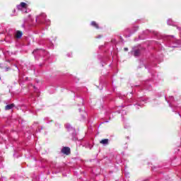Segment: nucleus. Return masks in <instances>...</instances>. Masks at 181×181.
Listing matches in <instances>:
<instances>
[{
	"label": "nucleus",
	"mask_w": 181,
	"mask_h": 181,
	"mask_svg": "<svg viewBox=\"0 0 181 181\" xmlns=\"http://www.w3.org/2000/svg\"><path fill=\"white\" fill-rule=\"evenodd\" d=\"M62 153H64V155L69 156L70 153H71V151L70 150L69 147H64L62 148L61 151Z\"/></svg>",
	"instance_id": "f257e3e1"
},
{
	"label": "nucleus",
	"mask_w": 181,
	"mask_h": 181,
	"mask_svg": "<svg viewBox=\"0 0 181 181\" xmlns=\"http://www.w3.org/2000/svg\"><path fill=\"white\" fill-rule=\"evenodd\" d=\"M18 9H21V8H23L24 9H26L28 8V4L25 2H21L20 5L17 6Z\"/></svg>",
	"instance_id": "f03ea898"
},
{
	"label": "nucleus",
	"mask_w": 181,
	"mask_h": 181,
	"mask_svg": "<svg viewBox=\"0 0 181 181\" xmlns=\"http://www.w3.org/2000/svg\"><path fill=\"white\" fill-rule=\"evenodd\" d=\"M23 35V33H22V31H21V30L16 31V39H21V37H22Z\"/></svg>",
	"instance_id": "7ed1b4c3"
},
{
	"label": "nucleus",
	"mask_w": 181,
	"mask_h": 181,
	"mask_svg": "<svg viewBox=\"0 0 181 181\" xmlns=\"http://www.w3.org/2000/svg\"><path fill=\"white\" fill-rule=\"evenodd\" d=\"M13 107H15V104L11 103L10 105H7L5 106V110L6 111H8L9 110H12V108H13Z\"/></svg>",
	"instance_id": "20e7f679"
},
{
	"label": "nucleus",
	"mask_w": 181,
	"mask_h": 181,
	"mask_svg": "<svg viewBox=\"0 0 181 181\" xmlns=\"http://www.w3.org/2000/svg\"><path fill=\"white\" fill-rule=\"evenodd\" d=\"M108 139H102L100 144H102V145H108Z\"/></svg>",
	"instance_id": "39448f33"
},
{
	"label": "nucleus",
	"mask_w": 181,
	"mask_h": 181,
	"mask_svg": "<svg viewBox=\"0 0 181 181\" xmlns=\"http://www.w3.org/2000/svg\"><path fill=\"white\" fill-rule=\"evenodd\" d=\"M139 54H141V50L136 49V50L134 51V56L135 57H138V56H139Z\"/></svg>",
	"instance_id": "423d86ee"
},
{
	"label": "nucleus",
	"mask_w": 181,
	"mask_h": 181,
	"mask_svg": "<svg viewBox=\"0 0 181 181\" xmlns=\"http://www.w3.org/2000/svg\"><path fill=\"white\" fill-rule=\"evenodd\" d=\"M91 26H93V28H95L96 29H99L98 24L95 21L91 22Z\"/></svg>",
	"instance_id": "0eeeda50"
},
{
	"label": "nucleus",
	"mask_w": 181,
	"mask_h": 181,
	"mask_svg": "<svg viewBox=\"0 0 181 181\" xmlns=\"http://www.w3.org/2000/svg\"><path fill=\"white\" fill-rule=\"evenodd\" d=\"M46 17H47V16L45 13H42V14L40 15L41 19H46Z\"/></svg>",
	"instance_id": "6e6552de"
},
{
	"label": "nucleus",
	"mask_w": 181,
	"mask_h": 181,
	"mask_svg": "<svg viewBox=\"0 0 181 181\" xmlns=\"http://www.w3.org/2000/svg\"><path fill=\"white\" fill-rule=\"evenodd\" d=\"M124 52H128V47H124Z\"/></svg>",
	"instance_id": "1a4fd4ad"
},
{
	"label": "nucleus",
	"mask_w": 181,
	"mask_h": 181,
	"mask_svg": "<svg viewBox=\"0 0 181 181\" xmlns=\"http://www.w3.org/2000/svg\"><path fill=\"white\" fill-rule=\"evenodd\" d=\"M9 70V68H6V71H8Z\"/></svg>",
	"instance_id": "9d476101"
},
{
	"label": "nucleus",
	"mask_w": 181,
	"mask_h": 181,
	"mask_svg": "<svg viewBox=\"0 0 181 181\" xmlns=\"http://www.w3.org/2000/svg\"><path fill=\"white\" fill-rule=\"evenodd\" d=\"M36 52V49L33 51V53H35Z\"/></svg>",
	"instance_id": "9b49d317"
},
{
	"label": "nucleus",
	"mask_w": 181,
	"mask_h": 181,
	"mask_svg": "<svg viewBox=\"0 0 181 181\" xmlns=\"http://www.w3.org/2000/svg\"><path fill=\"white\" fill-rule=\"evenodd\" d=\"M13 12H16V10H13Z\"/></svg>",
	"instance_id": "f8f14e48"
}]
</instances>
